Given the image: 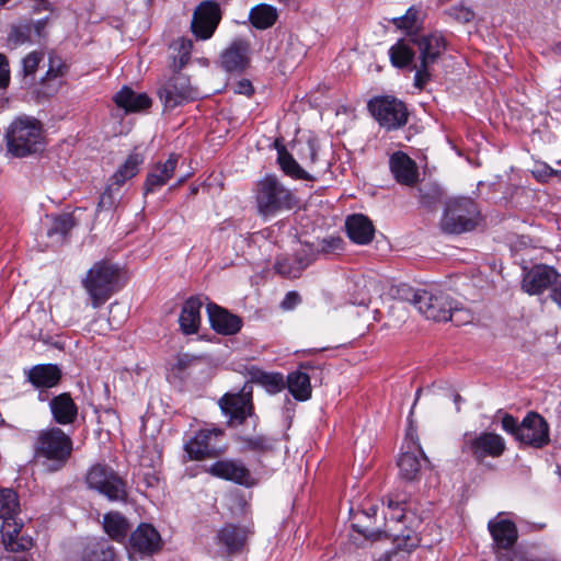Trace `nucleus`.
Here are the masks:
<instances>
[{
    "label": "nucleus",
    "instance_id": "nucleus-18",
    "mask_svg": "<svg viewBox=\"0 0 561 561\" xmlns=\"http://www.w3.org/2000/svg\"><path fill=\"white\" fill-rule=\"evenodd\" d=\"M206 472L213 477L232 481L248 488L255 483L250 470L243 463L236 460L216 461L206 468Z\"/></svg>",
    "mask_w": 561,
    "mask_h": 561
},
{
    "label": "nucleus",
    "instance_id": "nucleus-36",
    "mask_svg": "<svg viewBox=\"0 0 561 561\" xmlns=\"http://www.w3.org/2000/svg\"><path fill=\"white\" fill-rule=\"evenodd\" d=\"M193 43L191 39L180 37L170 45L172 67L175 70L182 69L190 60Z\"/></svg>",
    "mask_w": 561,
    "mask_h": 561
},
{
    "label": "nucleus",
    "instance_id": "nucleus-6",
    "mask_svg": "<svg viewBox=\"0 0 561 561\" xmlns=\"http://www.w3.org/2000/svg\"><path fill=\"white\" fill-rule=\"evenodd\" d=\"M5 140L10 153L15 157H25L38 150L42 130L36 121L18 118L9 126Z\"/></svg>",
    "mask_w": 561,
    "mask_h": 561
},
{
    "label": "nucleus",
    "instance_id": "nucleus-5",
    "mask_svg": "<svg viewBox=\"0 0 561 561\" xmlns=\"http://www.w3.org/2000/svg\"><path fill=\"white\" fill-rule=\"evenodd\" d=\"M479 209L468 197H457L447 202L440 220L444 232L459 234L473 230L479 222Z\"/></svg>",
    "mask_w": 561,
    "mask_h": 561
},
{
    "label": "nucleus",
    "instance_id": "nucleus-27",
    "mask_svg": "<svg viewBox=\"0 0 561 561\" xmlns=\"http://www.w3.org/2000/svg\"><path fill=\"white\" fill-rule=\"evenodd\" d=\"M202 307L203 302L197 297H191L184 302L179 318L180 328L184 334H194L198 331Z\"/></svg>",
    "mask_w": 561,
    "mask_h": 561
},
{
    "label": "nucleus",
    "instance_id": "nucleus-46",
    "mask_svg": "<svg viewBox=\"0 0 561 561\" xmlns=\"http://www.w3.org/2000/svg\"><path fill=\"white\" fill-rule=\"evenodd\" d=\"M65 73V62L58 56L50 54L48 59V69L46 71L44 80H54L62 77Z\"/></svg>",
    "mask_w": 561,
    "mask_h": 561
},
{
    "label": "nucleus",
    "instance_id": "nucleus-13",
    "mask_svg": "<svg viewBox=\"0 0 561 561\" xmlns=\"http://www.w3.org/2000/svg\"><path fill=\"white\" fill-rule=\"evenodd\" d=\"M222 434V430L216 426L196 432L184 445L188 459L203 460L218 457L222 449L216 446V439Z\"/></svg>",
    "mask_w": 561,
    "mask_h": 561
},
{
    "label": "nucleus",
    "instance_id": "nucleus-10",
    "mask_svg": "<svg viewBox=\"0 0 561 561\" xmlns=\"http://www.w3.org/2000/svg\"><path fill=\"white\" fill-rule=\"evenodd\" d=\"M506 449L505 439L493 432H481L479 434H466L462 450L470 454L476 460L482 461L485 458H499Z\"/></svg>",
    "mask_w": 561,
    "mask_h": 561
},
{
    "label": "nucleus",
    "instance_id": "nucleus-43",
    "mask_svg": "<svg viewBox=\"0 0 561 561\" xmlns=\"http://www.w3.org/2000/svg\"><path fill=\"white\" fill-rule=\"evenodd\" d=\"M403 504L393 496H389L387 501V512L385 513L386 523H403L407 520Z\"/></svg>",
    "mask_w": 561,
    "mask_h": 561
},
{
    "label": "nucleus",
    "instance_id": "nucleus-42",
    "mask_svg": "<svg viewBox=\"0 0 561 561\" xmlns=\"http://www.w3.org/2000/svg\"><path fill=\"white\" fill-rule=\"evenodd\" d=\"M393 25L407 34H412L419 30L420 26V11L411 7L402 16L391 19Z\"/></svg>",
    "mask_w": 561,
    "mask_h": 561
},
{
    "label": "nucleus",
    "instance_id": "nucleus-48",
    "mask_svg": "<svg viewBox=\"0 0 561 561\" xmlns=\"http://www.w3.org/2000/svg\"><path fill=\"white\" fill-rule=\"evenodd\" d=\"M523 524V519L513 513H499L496 517L490 519L488 526H516Z\"/></svg>",
    "mask_w": 561,
    "mask_h": 561
},
{
    "label": "nucleus",
    "instance_id": "nucleus-33",
    "mask_svg": "<svg viewBox=\"0 0 561 561\" xmlns=\"http://www.w3.org/2000/svg\"><path fill=\"white\" fill-rule=\"evenodd\" d=\"M144 160L145 158L142 154L131 152L114 173V184L122 186L127 180L134 178L139 172V168L144 163Z\"/></svg>",
    "mask_w": 561,
    "mask_h": 561
},
{
    "label": "nucleus",
    "instance_id": "nucleus-7",
    "mask_svg": "<svg viewBox=\"0 0 561 561\" xmlns=\"http://www.w3.org/2000/svg\"><path fill=\"white\" fill-rule=\"evenodd\" d=\"M89 489L106 496L110 501H124L127 497L126 482L111 467L96 463L85 476Z\"/></svg>",
    "mask_w": 561,
    "mask_h": 561
},
{
    "label": "nucleus",
    "instance_id": "nucleus-64",
    "mask_svg": "<svg viewBox=\"0 0 561 561\" xmlns=\"http://www.w3.org/2000/svg\"><path fill=\"white\" fill-rule=\"evenodd\" d=\"M393 554H394L393 551H387V552L380 554L374 561H391V558H392Z\"/></svg>",
    "mask_w": 561,
    "mask_h": 561
},
{
    "label": "nucleus",
    "instance_id": "nucleus-22",
    "mask_svg": "<svg viewBox=\"0 0 561 561\" xmlns=\"http://www.w3.org/2000/svg\"><path fill=\"white\" fill-rule=\"evenodd\" d=\"M207 313L211 328L218 333L231 335L241 329L242 321L238 316L215 304H208Z\"/></svg>",
    "mask_w": 561,
    "mask_h": 561
},
{
    "label": "nucleus",
    "instance_id": "nucleus-60",
    "mask_svg": "<svg viewBox=\"0 0 561 561\" xmlns=\"http://www.w3.org/2000/svg\"><path fill=\"white\" fill-rule=\"evenodd\" d=\"M32 25V34L36 36L37 38H41L44 36V28L47 24L46 19H41L34 23H30Z\"/></svg>",
    "mask_w": 561,
    "mask_h": 561
},
{
    "label": "nucleus",
    "instance_id": "nucleus-56",
    "mask_svg": "<svg viewBox=\"0 0 561 561\" xmlns=\"http://www.w3.org/2000/svg\"><path fill=\"white\" fill-rule=\"evenodd\" d=\"M551 299L561 306V274L556 271V278L551 282L550 287Z\"/></svg>",
    "mask_w": 561,
    "mask_h": 561
},
{
    "label": "nucleus",
    "instance_id": "nucleus-59",
    "mask_svg": "<svg viewBox=\"0 0 561 561\" xmlns=\"http://www.w3.org/2000/svg\"><path fill=\"white\" fill-rule=\"evenodd\" d=\"M453 12L456 19L461 20L463 22H468L473 19V12L467 8H454Z\"/></svg>",
    "mask_w": 561,
    "mask_h": 561
},
{
    "label": "nucleus",
    "instance_id": "nucleus-14",
    "mask_svg": "<svg viewBox=\"0 0 561 561\" xmlns=\"http://www.w3.org/2000/svg\"><path fill=\"white\" fill-rule=\"evenodd\" d=\"M220 20L219 4L213 0L204 1L194 11L192 32L197 38L208 39L213 36Z\"/></svg>",
    "mask_w": 561,
    "mask_h": 561
},
{
    "label": "nucleus",
    "instance_id": "nucleus-61",
    "mask_svg": "<svg viewBox=\"0 0 561 561\" xmlns=\"http://www.w3.org/2000/svg\"><path fill=\"white\" fill-rule=\"evenodd\" d=\"M104 529L106 530V534L108 535V537H111L115 540H121L123 537H125L124 530L126 528L115 527V528H104Z\"/></svg>",
    "mask_w": 561,
    "mask_h": 561
},
{
    "label": "nucleus",
    "instance_id": "nucleus-8",
    "mask_svg": "<svg viewBox=\"0 0 561 561\" xmlns=\"http://www.w3.org/2000/svg\"><path fill=\"white\" fill-rule=\"evenodd\" d=\"M351 537L357 540L358 537H364L367 540H378L381 538L389 539L393 545V552L410 553L420 545V537L414 528H388L379 530L375 528H353Z\"/></svg>",
    "mask_w": 561,
    "mask_h": 561
},
{
    "label": "nucleus",
    "instance_id": "nucleus-50",
    "mask_svg": "<svg viewBox=\"0 0 561 561\" xmlns=\"http://www.w3.org/2000/svg\"><path fill=\"white\" fill-rule=\"evenodd\" d=\"M261 382L265 385L270 391L278 392L284 387V379L280 374H261Z\"/></svg>",
    "mask_w": 561,
    "mask_h": 561
},
{
    "label": "nucleus",
    "instance_id": "nucleus-62",
    "mask_svg": "<svg viewBox=\"0 0 561 561\" xmlns=\"http://www.w3.org/2000/svg\"><path fill=\"white\" fill-rule=\"evenodd\" d=\"M378 511V506L375 504H371L367 507H364L363 510L358 511L356 514H363L367 517H375Z\"/></svg>",
    "mask_w": 561,
    "mask_h": 561
},
{
    "label": "nucleus",
    "instance_id": "nucleus-23",
    "mask_svg": "<svg viewBox=\"0 0 561 561\" xmlns=\"http://www.w3.org/2000/svg\"><path fill=\"white\" fill-rule=\"evenodd\" d=\"M390 170L394 179L403 185H414L419 180L415 162L404 152H394L389 160Z\"/></svg>",
    "mask_w": 561,
    "mask_h": 561
},
{
    "label": "nucleus",
    "instance_id": "nucleus-44",
    "mask_svg": "<svg viewBox=\"0 0 561 561\" xmlns=\"http://www.w3.org/2000/svg\"><path fill=\"white\" fill-rule=\"evenodd\" d=\"M75 227V219L71 214H62L53 220V225L48 230V236L59 234L64 238Z\"/></svg>",
    "mask_w": 561,
    "mask_h": 561
},
{
    "label": "nucleus",
    "instance_id": "nucleus-63",
    "mask_svg": "<svg viewBox=\"0 0 561 561\" xmlns=\"http://www.w3.org/2000/svg\"><path fill=\"white\" fill-rule=\"evenodd\" d=\"M107 204H108V205H111V190H110V188H108V190H106V191L102 194V196H101V198H100V202H99V206H100V207H104V206H105V205H107Z\"/></svg>",
    "mask_w": 561,
    "mask_h": 561
},
{
    "label": "nucleus",
    "instance_id": "nucleus-21",
    "mask_svg": "<svg viewBox=\"0 0 561 561\" xmlns=\"http://www.w3.org/2000/svg\"><path fill=\"white\" fill-rule=\"evenodd\" d=\"M162 539L157 528H135L128 539V551L151 554L161 548Z\"/></svg>",
    "mask_w": 561,
    "mask_h": 561
},
{
    "label": "nucleus",
    "instance_id": "nucleus-49",
    "mask_svg": "<svg viewBox=\"0 0 561 561\" xmlns=\"http://www.w3.org/2000/svg\"><path fill=\"white\" fill-rule=\"evenodd\" d=\"M450 318H448V321L454 322L457 325L466 324L471 321V314L470 312L460 307L458 302L453 301V308L450 310Z\"/></svg>",
    "mask_w": 561,
    "mask_h": 561
},
{
    "label": "nucleus",
    "instance_id": "nucleus-47",
    "mask_svg": "<svg viewBox=\"0 0 561 561\" xmlns=\"http://www.w3.org/2000/svg\"><path fill=\"white\" fill-rule=\"evenodd\" d=\"M44 58L43 51H31L22 59V71L24 76H32L38 68V65Z\"/></svg>",
    "mask_w": 561,
    "mask_h": 561
},
{
    "label": "nucleus",
    "instance_id": "nucleus-17",
    "mask_svg": "<svg viewBox=\"0 0 561 561\" xmlns=\"http://www.w3.org/2000/svg\"><path fill=\"white\" fill-rule=\"evenodd\" d=\"M250 55V42L238 37L221 51L219 65L227 72H241L249 66Z\"/></svg>",
    "mask_w": 561,
    "mask_h": 561
},
{
    "label": "nucleus",
    "instance_id": "nucleus-15",
    "mask_svg": "<svg viewBox=\"0 0 561 561\" xmlns=\"http://www.w3.org/2000/svg\"><path fill=\"white\" fill-rule=\"evenodd\" d=\"M517 440L535 448L548 445L550 442L548 423L538 413L529 412L520 423Z\"/></svg>",
    "mask_w": 561,
    "mask_h": 561
},
{
    "label": "nucleus",
    "instance_id": "nucleus-37",
    "mask_svg": "<svg viewBox=\"0 0 561 561\" xmlns=\"http://www.w3.org/2000/svg\"><path fill=\"white\" fill-rule=\"evenodd\" d=\"M33 42L32 25L30 23H20L11 26L7 38V45L10 49H16L24 44Z\"/></svg>",
    "mask_w": 561,
    "mask_h": 561
},
{
    "label": "nucleus",
    "instance_id": "nucleus-1",
    "mask_svg": "<svg viewBox=\"0 0 561 561\" xmlns=\"http://www.w3.org/2000/svg\"><path fill=\"white\" fill-rule=\"evenodd\" d=\"M72 446L71 437L59 427L42 430L33 444V460L47 472L59 471L68 462Z\"/></svg>",
    "mask_w": 561,
    "mask_h": 561
},
{
    "label": "nucleus",
    "instance_id": "nucleus-57",
    "mask_svg": "<svg viewBox=\"0 0 561 561\" xmlns=\"http://www.w3.org/2000/svg\"><path fill=\"white\" fill-rule=\"evenodd\" d=\"M299 302L300 296L296 291H289L282 301V307L285 310H290L295 308Z\"/></svg>",
    "mask_w": 561,
    "mask_h": 561
},
{
    "label": "nucleus",
    "instance_id": "nucleus-35",
    "mask_svg": "<svg viewBox=\"0 0 561 561\" xmlns=\"http://www.w3.org/2000/svg\"><path fill=\"white\" fill-rule=\"evenodd\" d=\"M21 530L22 528H7L5 531H2V542L7 550L20 552L32 547V538L23 535Z\"/></svg>",
    "mask_w": 561,
    "mask_h": 561
},
{
    "label": "nucleus",
    "instance_id": "nucleus-16",
    "mask_svg": "<svg viewBox=\"0 0 561 561\" xmlns=\"http://www.w3.org/2000/svg\"><path fill=\"white\" fill-rule=\"evenodd\" d=\"M252 387L245 385L238 393H226L220 400L219 405L222 413L229 416L230 422L236 421L239 424L252 413Z\"/></svg>",
    "mask_w": 561,
    "mask_h": 561
},
{
    "label": "nucleus",
    "instance_id": "nucleus-39",
    "mask_svg": "<svg viewBox=\"0 0 561 561\" xmlns=\"http://www.w3.org/2000/svg\"><path fill=\"white\" fill-rule=\"evenodd\" d=\"M19 512V500L16 493L11 489L0 491V518L12 519Z\"/></svg>",
    "mask_w": 561,
    "mask_h": 561
},
{
    "label": "nucleus",
    "instance_id": "nucleus-34",
    "mask_svg": "<svg viewBox=\"0 0 561 561\" xmlns=\"http://www.w3.org/2000/svg\"><path fill=\"white\" fill-rule=\"evenodd\" d=\"M245 540V528H221L218 534V542L226 548L227 553L239 551Z\"/></svg>",
    "mask_w": 561,
    "mask_h": 561
},
{
    "label": "nucleus",
    "instance_id": "nucleus-38",
    "mask_svg": "<svg viewBox=\"0 0 561 561\" xmlns=\"http://www.w3.org/2000/svg\"><path fill=\"white\" fill-rule=\"evenodd\" d=\"M308 265L309 262L301 259L280 257L275 263V270L282 276L296 278Z\"/></svg>",
    "mask_w": 561,
    "mask_h": 561
},
{
    "label": "nucleus",
    "instance_id": "nucleus-3",
    "mask_svg": "<svg viewBox=\"0 0 561 561\" xmlns=\"http://www.w3.org/2000/svg\"><path fill=\"white\" fill-rule=\"evenodd\" d=\"M256 207L264 217L275 216L282 210L291 209L296 205L294 193L275 175H266L256 185Z\"/></svg>",
    "mask_w": 561,
    "mask_h": 561
},
{
    "label": "nucleus",
    "instance_id": "nucleus-53",
    "mask_svg": "<svg viewBox=\"0 0 561 561\" xmlns=\"http://www.w3.org/2000/svg\"><path fill=\"white\" fill-rule=\"evenodd\" d=\"M343 240L336 236H330L320 241V250L324 253H334L342 250Z\"/></svg>",
    "mask_w": 561,
    "mask_h": 561
},
{
    "label": "nucleus",
    "instance_id": "nucleus-54",
    "mask_svg": "<svg viewBox=\"0 0 561 561\" xmlns=\"http://www.w3.org/2000/svg\"><path fill=\"white\" fill-rule=\"evenodd\" d=\"M10 83L9 61L3 54H0V89H5Z\"/></svg>",
    "mask_w": 561,
    "mask_h": 561
},
{
    "label": "nucleus",
    "instance_id": "nucleus-55",
    "mask_svg": "<svg viewBox=\"0 0 561 561\" xmlns=\"http://www.w3.org/2000/svg\"><path fill=\"white\" fill-rule=\"evenodd\" d=\"M103 526H128L125 517L118 512H110L104 515Z\"/></svg>",
    "mask_w": 561,
    "mask_h": 561
},
{
    "label": "nucleus",
    "instance_id": "nucleus-28",
    "mask_svg": "<svg viewBox=\"0 0 561 561\" xmlns=\"http://www.w3.org/2000/svg\"><path fill=\"white\" fill-rule=\"evenodd\" d=\"M49 405L53 417L58 424L68 425L76 421L78 408L68 393L55 397Z\"/></svg>",
    "mask_w": 561,
    "mask_h": 561
},
{
    "label": "nucleus",
    "instance_id": "nucleus-32",
    "mask_svg": "<svg viewBox=\"0 0 561 561\" xmlns=\"http://www.w3.org/2000/svg\"><path fill=\"white\" fill-rule=\"evenodd\" d=\"M287 387L295 399L306 401L311 397L310 378L306 373L293 371L287 377Z\"/></svg>",
    "mask_w": 561,
    "mask_h": 561
},
{
    "label": "nucleus",
    "instance_id": "nucleus-20",
    "mask_svg": "<svg viewBox=\"0 0 561 561\" xmlns=\"http://www.w3.org/2000/svg\"><path fill=\"white\" fill-rule=\"evenodd\" d=\"M556 278V270L545 264L535 265L525 271L522 289L528 295H540L550 289L552 279Z\"/></svg>",
    "mask_w": 561,
    "mask_h": 561
},
{
    "label": "nucleus",
    "instance_id": "nucleus-24",
    "mask_svg": "<svg viewBox=\"0 0 561 561\" xmlns=\"http://www.w3.org/2000/svg\"><path fill=\"white\" fill-rule=\"evenodd\" d=\"M179 161V156L172 153L163 163H157L148 173L145 182L146 193H153L162 187L173 176Z\"/></svg>",
    "mask_w": 561,
    "mask_h": 561
},
{
    "label": "nucleus",
    "instance_id": "nucleus-58",
    "mask_svg": "<svg viewBox=\"0 0 561 561\" xmlns=\"http://www.w3.org/2000/svg\"><path fill=\"white\" fill-rule=\"evenodd\" d=\"M233 92L238 94L251 95L253 93L252 83L247 79L239 80L233 87Z\"/></svg>",
    "mask_w": 561,
    "mask_h": 561
},
{
    "label": "nucleus",
    "instance_id": "nucleus-26",
    "mask_svg": "<svg viewBox=\"0 0 561 561\" xmlns=\"http://www.w3.org/2000/svg\"><path fill=\"white\" fill-rule=\"evenodd\" d=\"M26 376L35 388H53L59 382L61 371L57 365L39 364L30 368Z\"/></svg>",
    "mask_w": 561,
    "mask_h": 561
},
{
    "label": "nucleus",
    "instance_id": "nucleus-9",
    "mask_svg": "<svg viewBox=\"0 0 561 561\" xmlns=\"http://www.w3.org/2000/svg\"><path fill=\"white\" fill-rule=\"evenodd\" d=\"M368 108L379 125L388 130L398 129L408 122V110L396 98H376L368 103Z\"/></svg>",
    "mask_w": 561,
    "mask_h": 561
},
{
    "label": "nucleus",
    "instance_id": "nucleus-30",
    "mask_svg": "<svg viewBox=\"0 0 561 561\" xmlns=\"http://www.w3.org/2000/svg\"><path fill=\"white\" fill-rule=\"evenodd\" d=\"M114 101L118 107L126 112H137L151 105V100L146 93H135L127 87L116 93Z\"/></svg>",
    "mask_w": 561,
    "mask_h": 561
},
{
    "label": "nucleus",
    "instance_id": "nucleus-41",
    "mask_svg": "<svg viewBox=\"0 0 561 561\" xmlns=\"http://www.w3.org/2000/svg\"><path fill=\"white\" fill-rule=\"evenodd\" d=\"M390 61L397 68L408 66L414 58L413 50L404 43L403 39L398 41L389 49Z\"/></svg>",
    "mask_w": 561,
    "mask_h": 561
},
{
    "label": "nucleus",
    "instance_id": "nucleus-11",
    "mask_svg": "<svg viewBox=\"0 0 561 561\" xmlns=\"http://www.w3.org/2000/svg\"><path fill=\"white\" fill-rule=\"evenodd\" d=\"M159 98L168 110H173L199 98L198 89L191 84L188 77L176 73L172 76L160 89Z\"/></svg>",
    "mask_w": 561,
    "mask_h": 561
},
{
    "label": "nucleus",
    "instance_id": "nucleus-2",
    "mask_svg": "<svg viewBox=\"0 0 561 561\" xmlns=\"http://www.w3.org/2000/svg\"><path fill=\"white\" fill-rule=\"evenodd\" d=\"M397 294L399 301L411 304L428 320L440 322L448 321V318L451 317L453 300L439 289L401 285L398 287Z\"/></svg>",
    "mask_w": 561,
    "mask_h": 561
},
{
    "label": "nucleus",
    "instance_id": "nucleus-4",
    "mask_svg": "<svg viewBox=\"0 0 561 561\" xmlns=\"http://www.w3.org/2000/svg\"><path fill=\"white\" fill-rule=\"evenodd\" d=\"M118 280V267L108 262H96L82 280L93 308H100L114 294Z\"/></svg>",
    "mask_w": 561,
    "mask_h": 561
},
{
    "label": "nucleus",
    "instance_id": "nucleus-51",
    "mask_svg": "<svg viewBox=\"0 0 561 561\" xmlns=\"http://www.w3.org/2000/svg\"><path fill=\"white\" fill-rule=\"evenodd\" d=\"M501 414H502V417H501L502 428L506 433L512 434L517 439L519 428H520V424H518L517 419L511 414L502 413L501 411L497 412L496 416H499Z\"/></svg>",
    "mask_w": 561,
    "mask_h": 561
},
{
    "label": "nucleus",
    "instance_id": "nucleus-25",
    "mask_svg": "<svg viewBox=\"0 0 561 561\" xmlns=\"http://www.w3.org/2000/svg\"><path fill=\"white\" fill-rule=\"evenodd\" d=\"M348 238L357 244H367L374 238V226L371 221L362 214L352 215L345 222Z\"/></svg>",
    "mask_w": 561,
    "mask_h": 561
},
{
    "label": "nucleus",
    "instance_id": "nucleus-31",
    "mask_svg": "<svg viewBox=\"0 0 561 561\" xmlns=\"http://www.w3.org/2000/svg\"><path fill=\"white\" fill-rule=\"evenodd\" d=\"M278 18L277 10L266 3H260L253 7L249 13L251 24L257 30L272 27Z\"/></svg>",
    "mask_w": 561,
    "mask_h": 561
},
{
    "label": "nucleus",
    "instance_id": "nucleus-12",
    "mask_svg": "<svg viewBox=\"0 0 561 561\" xmlns=\"http://www.w3.org/2000/svg\"><path fill=\"white\" fill-rule=\"evenodd\" d=\"M416 44L421 53V65L415 72V85L423 88L431 78L430 66L437 60L446 45L443 36L437 33L421 37Z\"/></svg>",
    "mask_w": 561,
    "mask_h": 561
},
{
    "label": "nucleus",
    "instance_id": "nucleus-40",
    "mask_svg": "<svg viewBox=\"0 0 561 561\" xmlns=\"http://www.w3.org/2000/svg\"><path fill=\"white\" fill-rule=\"evenodd\" d=\"M278 163L280 169L285 172V174L298 179V180H307L309 179L308 173L298 164V162L293 158L290 153H288L285 149L278 151Z\"/></svg>",
    "mask_w": 561,
    "mask_h": 561
},
{
    "label": "nucleus",
    "instance_id": "nucleus-45",
    "mask_svg": "<svg viewBox=\"0 0 561 561\" xmlns=\"http://www.w3.org/2000/svg\"><path fill=\"white\" fill-rule=\"evenodd\" d=\"M298 156L304 163H314L317 161V144L314 139L310 138L306 142H299Z\"/></svg>",
    "mask_w": 561,
    "mask_h": 561
},
{
    "label": "nucleus",
    "instance_id": "nucleus-29",
    "mask_svg": "<svg viewBox=\"0 0 561 561\" xmlns=\"http://www.w3.org/2000/svg\"><path fill=\"white\" fill-rule=\"evenodd\" d=\"M115 553L107 539H88L82 553L81 561H114Z\"/></svg>",
    "mask_w": 561,
    "mask_h": 561
},
{
    "label": "nucleus",
    "instance_id": "nucleus-52",
    "mask_svg": "<svg viewBox=\"0 0 561 561\" xmlns=\"http://www.w3.org/2000/svg\"><path fill=\"white\" fill-rule=\"evenodd\" d=\"M247 445L252 450L266 451L273 448L274 440L265 436H255L248 438Z\"/></svg>",
    "mask_w": 561,
    "mask_h": 561
},
{
    "label": "nucleus",
    "instance_id": "nucleus-19",
    "mask_svg": "<svg viewBox=\"0 0 561 561\" xmlns=\"http://www.w3.org/2000/svg\"><path fill=\"white\" fill-rule=\"evenodd\" d=\"M404 444L407 450L400 455L398 467L403 479L413 481L417 478L421 470L419 455L423 456V458H425V456L414 432H408Z\"/></svg>",
    "mask_w": 561,
    "mask_h": 561
}]
</instances>
